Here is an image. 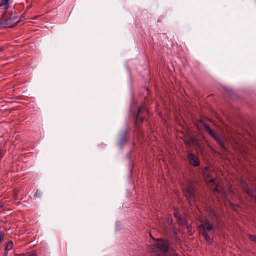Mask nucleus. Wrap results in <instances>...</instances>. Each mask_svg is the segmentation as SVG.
I'll list each match as a JSON object with an SVG mask.
<instances>
[{
  "label": "nucleus",
  "instance_id": "nucleus-11",
  "mask_svg": "<svg viewBox=\"0 0 256 256\" xmlns=\"http://www.w3.org/2000/svg\"><path fill=\"white\" fill-rule=\"evenodd\" d=\"M128 130H125L121 134V138L120 142V146L122 148L127 142L126 135Z\"/></svg>",
  "mask_w": 256,
  "mask_h": 256
},
{
  "label": "nucleus",
  "instance_id": "nucleus-13",
  "mask_svg": "<svg viewBox=\"0 0 256 256\" xmlns=\"http://www.w3.org/2000/svg\"><path fill=\"white\" fill-rule=\"evenodd\" d=\"M244 191L247 193V194L253 198L254 200L256 202V195L254 194V192L253 190H250L246 184H244Z\"/></svg>",
  "mask_w": 256,
  "mask_h": 256
},
{
  "label": "nucleus",
  "instance_id": "nucleus-12",
  "mask_svg": "<svg viewBox=\"0 0 256 256\" xmlns=\"http://www.w3.org/2000/svg\"><path fill=\"white\" fill-rule=\"evenodd\" d=\"M142 111V110L141 108H139L138 114L134 115L135 120L136 124L142 122L144 120V118L140 116Z\"/></svg>",
  "mask_w": 256,
  "mask_h": 256
},
{
  "label": "nucleus",
  "instance_id": "nucleus-5",
  "mask_svg": "<svg viewBox=\"0 0 256 256\" xmlns=\"http://www.w3.org/2000/svg\"><path fill=\"white\" fill-rule=\"evenodd\" d=\"M183 192L187 198H194V188L192 184H188L184 188Z\"/></svg>",
  "mask_w": 256,
  "mask_h": 256
},
{
  "label": "nucleus",
  "instance_id": "nucleus-3",
  "mask_svg": "<svg viewBox=\"0 0 256 256\" xmlns=\"http://www.w3.org/2000/svg\"><path fill=\"white\" fill-rule=\"evenodd\" d=\"M204 177L206 182L210 186H212L214 191H218L215 178L212 176V172L208 168H205L202 170Z\"/></svg>",
  "mask_w": 256,
  "mask_h": 256
},
{
  "label": "nucleus",
  "instance_id": "nucleus-21",
  "mask_svg": "<svg viewBox=\"0 0 256 256\" xmlns=\"http://www.w3.org/2000/svg\"><path fill=\"white\" fill-rule=\"evenodd\" d=\"M230 205H231L232 208L236 210L238 208V205H236V204H230Z\"/></svg>",
  "mask_w": 256,
  "mask_h": 256
},
{
  "label": "nucleus",
  "instance_id": "nucleus-22",
  "mask_svg": "<svg viewBox=\"0 0 256 256\" xmlns=\"http://www.w3.org/2000/svg\"><path fill=\"white\" fill-rule=\"evenodd\" d=\"M4 207V204L2 202H0V208H2Z\"/></svg>",
  "mask_w": 256,
  "mask_h": 256
},
{
  "label": "nucleus",
  "instance_id": "nucleus-10",
  "mask_svg": "<svg viewBox=\"0 0 256 256\" xmlns=\"http://www.w3.org/2000/svg\"><path fill=\"white\" fill-rule=\"evenodd\" d=\"M214 140L218 142V144L220 146L222 150L226 152V148L225 146L222 138L218 136V134H214L212 136Z\"/></svg>",
  "mask_w": 256,
  "mask_h": 256
},
{
  "label": "nucleus",
  "instance_id": "nucleus-18",
  "mask_svg": "<svg viewBox=\"0 0 256 256\" xmlns=\"http://www.w3.org/2000/svg\"><path fill=\"white\" fill-rule=\"evenodd\" d=\"M249 238L252 242L256 243V236H253V235H249L248 236Z\"/></svg>",
  "mask_w": 256,
  "mask_h": 256
},
{
  "label": "nucleus",
  "instance_id": "nucleus-28",
  "mask_svg": "<svg viewBox=\"0 0 256 256\" xmlns=\"http://www.w3.org/2000/svg\"><path fill=\"white\" fill-rule=\"evenodd\" d=\"M229 193H230V194H232V191L230 190V191H229Z\"/></svg>",
  "mask_w": 256,
  "mask_h": 256
},
{
  "label": "nucleus",
  "instance_id": "nucleus-7",
  "mask_svg": "<svg viewBox=\"0 0 256 256\" xmlns=\"http://www.w3.org/2000/svg\"><path fill=\"white\" fill-rule=\"evenodd\" d=\"M188 160L189 164L194 166H199L200 162L198 158L194 156L192 153H188Z\"/></svg>",
  "mask_w": 256,
  "mask_h": 256
},
{
  "label": "nucleus",
  "instance_id": "nucleus-19",
  "mask_svg": "<svg viewBox=\"0 0 256 256\" xmlns=\"http://www.w3.org/2000/svg\"><path fill=\"white\" fill-rule=\"evenodd\" d=\"M25 256H36V254L34 252H30L26 254H24Z\"/></svg>",
  "mask_w": 256,
  "mask_h": 256
},
{
  "label": "nucleus",
  "instance_id": "nucleus-24",
  "mask_svg": "<svg viewBox=\"0 0 256 256\" xmlns=\"http://www.w3.org/2000/svg\"><path fill=\"white\" fill-rule=\"evenodd\" d=\"M226 198L229 200L230 198H229V196H228V193L226 194Z\"/></svg>",
  "mask_w": 256,
  "mask_h": 256
},
{
  "label": "nucleus",
  "instance_id": "nucleus-29",
  "mask_svg": "<svg viewBox=\"0 0 256 256\" xmlns=\"http://www.w3.org/2000/svg\"><path fill=\"white\" fill-rule=\"evenodd\" d=\"M10 0H8V2H10Z\"/></svg>",
  "mask_w": 256,
  "mask_h": 256
},
{
  "label": "nucleus",
  "instance_id": "nucleus-4",
  "mask_svg": "<svg viewBox=\"0 0 256 256\" xmlns=\"http://www.w3.org/2000/svg\"><path fill=\"white\" fill-rule=\"evenodd\" d=\"M17 18L18 17L15 16H12V17L7 20H4V18H2L0 19V26L3 28H5L6 27L13 28L15 26L18 24L20 21V19L16 22V20Z\"/></svg>",
  "mask_w": 256,
  "mask_h": 256
},
{
  "label": "nucleus",
  "instance_id": "nucleus-17",
  "mask_svg": "<svg viewBox=\"0 0 256 256\" xmlns=\"http://www.w3.org/2000/svg\"><path fill=\"white\" fill-rule=\"evenodd\" d=\"M41 196V192L40 190H38L36 192L35 194H34V198H40Z\"/></svg>",
  "mask_w": 256,
  "mask_h": 256
},
{
  "label": "nucleus",
  "instance_id": "nucleus-23",
  "mask_svg": "<svg viewBox=\"0 0 256 256\" xmlns=\"http://www.w3.org/2000/svg\"><path fill=\"white\" fill-rule=\"evenodd\" d=\"M14 256H25V255H24V254H16Z\"/></svg>",
  "mask_w": 256,
  "mask_h": 256
},
{
  "label": "nucleus",
  "instance_id": "nucleus-15",
  "mask_svg": "<svg viewBox=\"0 0 256 256\" xmlns=\"http://www.w3.org/2000/svg\"><path fill=\"white\" fill-rule=\"evenodd\" d=\"M204 128L206 130L208 133V134L210 136H212V137L214 134L212 130L210 128V126L206 124H204Z\"/></svg>",
  "mask_w": 256,
  "mask_h": 256
},
{
  "label": "nucleus",
  "instance_id": "nucleus-1",
  "mask_svg": "<svg viewBox=\"0 0 256 256\" xmlns=\"http://www.w3.org/2000/svg\"><path fill=\"white\" fill-rule=\"evenodd\" d=\"M170 246L168 240L158 239L152 244V252L156 253L154 256H166L170 250Z\"/></svg>",
  "mask_w": 256,
  "mask_h": 256
},
{
  "label": "nucleus",
  "instance_id": "nucleus-6",
  "mask_svg": "<svg viewBox=\"0 0 256 256\" xmlns=\"http://www.w3.org/2000/svg\"><path fill=\"white\" fill-rule=\"evenodd\" d=\"M207 215L214 224H218L220 220L218 216L215 212L211 208L207 210Z\"/></svg>",
  "mask_w": 256,
  "mask_h": 256
},
{
  "label": "nucleus",
  "instance_id": "nucleus-2",
  "mask_svg": "<svg viewBox=\"0 0 256 256\" xmlns=\"http://www.w3.org/2000/svg\"><path fill=\"white\" fill-rule=\"evenodd\" d=\"M214 224L208 220H206L203 224H201L199 227V231L202 235L205 238L206 240L208 243H210L211 239L208 235V232H211L212 231Z\"/></svg>",
  "mask_w": 256,
  "mask_h": 256
},
{
  "label": "nucleus",
  "instance_id": "nucleus-27",
  "mask_svg": "<svg viewBox=\"0 0 256 256\" xmlns=\"http://www.w3.org/2000/svg\"><path fill=\"white\" fill-rule=\"evenodd\" d=\"M32 6V4H30L28 6V8H31Z\"/></svg>",
  "mask_w": 256,
  "mask_h": 256
},
{
  "label": "nucleus",
  "instance_id": "nucleus-9",
  "mask_svg": "<svg viewBox=\"0 0 256 256\" xmlns=\"http://www.w3.org/2000/svg\"><path fill=\"white\" fill-rule=\"evenodd\" d=\"M175 217L176 218L178 222L180 225L182 226L184 228H188V222L186 220L182 218L180 216H178V215L176 213L174 214Z\"/></svg>",
  "mask_w": 256,
  "mask_h": 256
},
{
  "label": "nucleus",
  "instance_id": "nucleus-25",
  "mask_svg": "<svg viewBox=\"0 0 256 256\" xmlns=\"http://www.w3.org/2000/svg\"><path fill=\"white\" fill-rule=\"evenodd\" d=\"M2 158V154L1 151L0 150V160Z\"/></svg>",
  "mask_w": 256,
  "mask_h": 256
},
{
  "label": "nucleus",
  "instance_id": "nucleus-8",
  "mask_svg": "<svg viewBox=\"0 0 256 256\" xmlns=\"http://www.w3.org/2000/svg\"><path fill=\"white\" fill-rule=\"evenodd\" d=\"M2 6H4V9L2 16L4 18L6 15L8 10L10 8V2H8V0H2L0 3V8Z\"/></svg>",
  "mask_w": 256,
  "mask_h": 256
},
{
  "label": "nucleus",
  "instance_id": "nucleus-20",
  "mask_svg": "<svg viewBox=\"0 0 256 256\" xmlns=\"http://www.w3.org/2000/svg\"><path fill=\"white\" fill-rule=\"evenodd\" d=\"M4 236V233L0 232V244L2 242Z\"/></svg>",
  "mask_w": 256,
  "mask_h": 256
},
{
  "label": "nucleus",
  "instance_id": "nucleus-14",
  "mask_svg": "<svg viewBox=\"0 0 256 256\" xmlns=\"http://www.w3.org/2000/svg\"><path fill=\"white\" fill-rule=\"evenodd\" d=\"M185 143L186 145L188 146H191L192 145L196 146H199L196 140L193 138H190L189 140H185Z\"/></svg>",
  "mask_w": 256,
  "mask_h": 256
},
{
  "label": "nucleus",
  "instance_id": "nucleus-16",
  "mask_svg": "<svg viewBox=\"0 0 256 256\" xmlns=\"http://www.w3.org/2000/svg\"><path fill=\"white\" fill-rule=\"evenodd\" d=\"M13 246H14V243L12 242V241L8 242L6 244V250L7 251L10 250L12 249Z\"/></svg>",
  "mask_w": 256,
  "mask_h": 256
},
{
  "label": "nucleus",
  "instance_id": "nucleus-26",
  "mask_svg": "<svg viewBox=\"0 0 256 256\" xmlns=\"http://www.w3.org/2000/svg\"><path fill=\"white\" fill-rule=\"evenodd\" d=\"M2 50H3V48H0V52H2Z\"/></svg>",
  "mask_w": 256,
  "mask_h": 256
}]
</instances>
